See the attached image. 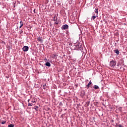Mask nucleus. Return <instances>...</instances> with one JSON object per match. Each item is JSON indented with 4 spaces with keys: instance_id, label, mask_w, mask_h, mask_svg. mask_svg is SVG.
Returning <instances> with one entry per match:
<instances>
[{
    "instance_id": "nucleus-1",
    "label": "nucleus",
    "mask_w": 127,
    "mask_h": 127,
    "mask_svg": "<svg viewBox=\"0 0 127 127\" xmlns=\"http://www.w3.org/2000/svg\"><path fill=\"white\" fill-rule=\"evenodd\" d=\"M116 65H117V61L112 60L110 62L109 66L111 67V68H115Z\"/></svg>"
},
{
    "instance_id": "nucleus-2",
    "label": "nucleus",
    "mask_w": 127,
    "mask_h": 127,
    "mask_svg": "<svg viewBox=\"0 0 127 127\" xmlns=\"http://www.w3.org/2000/svg\"><path fill=\"white\" fill-rule=\"evenodd\" d=\"M69 28V26L67 24L63 25L62 27V29L66 30Z\"/></svg>"
},
{
    "instance_id": "nucleus-3",
    "label": "nucleus",
    "mask_w": 127,
    "mask_h": 127,
    "mask_svg": "<svg viewBox=\"0 0 127 127\" xmlns=\"http://www.w3.org/2000/svg\"><path fill=\"white\" fill-rule=\"evenodd\" d=\"M29 49V47H28V46H24L23 48L22 49V50L24 52H26V51H28Z\"/></svg>"
},
{
    "instance_id": "nucleus-4",
    "label": "nucleus",
    "mask_w": 127,
    "mask_h": 127,
    "mask_svg": "<svg viewBox=\"0 0 127 127\" xmlns=\"http://www.w3.org/2000/svg\"><path fill=\"white\" fill-rule=\"evenodd\" d=\"M54 21H56V22L55 23L56 24H57V25L59 24V22H58V20L57 19V17H56V16H55L54 17Z\"/></svg>"
},
{
    "instance_id": "nucleus-5",
    "label": "nucleus",
    "mask_w": 127,
    "mask_h": 127,
    "mask_svg": "<svg viewBox=\"0 0 127 127\" xmlns=\"http://www.w3.org/2000/svg\"><path fill=\"white\" fill-rule=\"evenodd\" d=\"M37 39V41H39L40 42H41V43H42V42H43V40H42V38L40 37H38Z\"/></svg>"
},
{
    "instance_id": "nucleus-6",
    "label": "nucleus",
    "mask_w": 127,
    "mask_h": 127,
    "mask_svg": "<svg viewBox=\"0 0 127 127\" xmlns=\"http://www.w3.org/2000/svg\"><path fill=\"white\" fill-rule=\"evenodd\" d=\"M92 84V81L91 80L89 81L88 84L86 85V87H87V89H89L90 87H91V85Z\"/></svg>"
},
{
    "instance_id": "nucleus-7",
    "label": "nucleus",
    "mask_w": 127,
    "mask_h": 127,
    "mask_svg": "<svg viewBox=\"0 0 127 127\" xmlns=\"http://www.w3.org/2000/svg\"><path fill=\"white\" fill-rule=\"evenodd\" d=\"M96 17H98V15L97 14H96V16H92L91 17V19H92L93 20H95V19H96Z\"/></svg>"
},
{
    "instance_id": "nucleus-8",
    "label": "nucleus",
    "mask_w": 127,
    "mask_h": 127,
    "mask_svg": "<svg viewBox=\"0 0 127 127\" xmlns=\"http://www.w3.org/2000/svg\"><path fill=\"white\" fill-rule=\"evenodd\" d=\"M45 65L47 66V67H50V66H51V64L49 62L46 63Z\"/></svg>"
},
{
    "instance_id": "nucleus-9",
    "label": "nucleus",
    "mask_w": 127,
    "mask_h": 127,
    "mask_svg": "<svg viewBox=\"0 0 127 127\" xmlns=\"http://www.w3.org/2000/svg\"><path fill=\"white\" fill-rule=\"evenodd\" d=\"M114 52L115 53L117 54V55H119V54H120V51L118 49L114 50Z\"/></svg>"
},
{
    "instance_id": "nucleus-10",
    "label": "nucleus",
    "mask_w": 127,
    "mask_h": 127,
    "mask_svg": "<svg viewBox=\"0 0 127 127\" xmlns=\"http://www.w3.org/2000/svg\"><path fill=\"white\" fill-rule=\"evenodd\" d=\"M81 47H82V44H79V45L77 46H76V48H78V49H80V48H81Z\"/></svg>"
},
{
    "instance_id": "nucleus-11",
    "label": "nucleus",
    "mask_w": 127,
    "mask_h": 127,
    "mask_svg": "<svg viewBox=\"0 0 127 127\" xmlns=\"http://www.w3.org/2000/svg\"><path fill=\"white\" fill-rule=\"evenodd\" d=\"M20 26H21V27H22V26H23V22H22V21H20Z\"/></svg>"
},
{
    "instance_id": "nucleus-12",
    "label": "nucleus",
    "mask_w": 127,
    "mask_h": 127,
    "mask_svg": "<svg viewBox=\"0 0 127 127\" xmlns=\"http://www.w3.org/2000/svg\"><path fill=\"white\" fill-rule=\"evenodd\" d=\"M94 89L95 90H97V89H99V86L98 85H95L94 86Z\"/></svg>"
},
{
    "instance_id": "nucleus-13",
    "label": "nucleus",
    "mask_w": 127,
    "mask_h": 127,
    "mask_svg": "<svg viewBox=\"0 0 127 127\" xmlns=\"http://www.w3.org/2000/svg\"><path fill=\"white\" fill-rule=\"evenodd\" d=\"M84 95H85V92L82 91V93H81V97H83V96H84Z\"/></svg>"
},
{
    "instance_id": "nucleus-14",
    "label": "nucleus",
    "mask_w": 127,
    "mask_h": 127,
    "mask_svg": "<svg viewBox=\"0 0 127 127\" xmlns=\"http://www.w3.org/2000/svg\"><path fill=\"white\" fill-rule=\"evenodd\" d=\"M8 127H14V125L12 124H10L8 126Z\"/></svg>"
},
{
    "instance_id": "nucleus-15",
    "label": "nucleus",
    "mask_w": 127,
    "mask_h": 127,
    "mask_svg": "<svg viewBox=\"0 0 127 127\" xmlns=\"http://www.w3.org/2000/svg\"><path fill=\"white\" fill-rule=\"evenodd\" d=\"M28 106L29 107H32V103H28Z\"/></svg>"
},
{
    "instance_id": "nucleus-16",
    "label": "nucleus",
    "mask_w": 127,
    "mask_h": 127,
    "mask_svg": "<svg viewBox=\"0 0 127 127\" xmlns=\"http://www.w3.org/2000/svg\"><path fill=\"white\" fill-rule=\"evenodd\" d=\"M34 109L36 110V111H37V109H38V106H35L34 107Z\"/></svg>"
},
{
    "instance_id": "nucleus-17",
    "label": "nucleus",
    "mask_w": 127,
    "mask_h": 127,
    "mask_svg": "<svg viewBox=\"0 0 127 127\" xmlns=\"http://www.w3.org/2000/svg\"><path fill=\"white\" fill-rule=\"evenodd\" d=\"M99 11H98V9H96V11H95L94 13H96L98 15V13Z\"/></svg>"
},
{
    "instance_id": "nucleus-18",
    "label": "nucleus",
    "mask_w": 127,
    "mask_h": 127,
    "mask_svg": "<svg viewBox=\"0 0 127 127\" xmlns=\"http://www.w3.org/2000/svg\"><path fill=\"white\" fill-rule=\"evenodd\" d=\"M43 88L44 89V90H45V89H46V84L43 85Z\"/></svg>"
},
{
    "instance_id": "nucleus-19",
    "label": "nucleus",
    "mask_w": 127,
    "mask_h": 127,
    "mask_svg": "<svg viewBox=\"0 0 127 127\" xmlns=\"http://www.w3.org/2000/svg\"><path fill=\"white\" fill-rule=\"evenodd\" d=\"M5 123H6V121H3L1 122V124L2 125H4V124H5Z\"/></svg>"
},
{
    "instance_id": "nucleus-20",
    "label": "nucleus",
    "mask_w": 127,
    "mask_h": 127,
    "mask_svg": "<svg viewBox=\"0 0 127 127\" xmlns=\"http://www.w3.org/2000/svg\"><path fill=\"white\" fill-rule=\"evenodd\" d=\"M93 16H96L97 14L96 13H93Z\"/></svg>"
},
{
    "instance_id": "nucleus-21",
    "label": "nucleus",
    "mask_w": 127,
    "mask_h": 127,
    "mask_svg": "<svg viewBox=\"0 0 127 127\" xmlns=\"http://www.w3.org/2000/svg\"><path fill=\"white\" fill-rule=\"evenodd\" d=\"M32 103H36V100H32Z\"/></svg>"
},
{
    "instance_id": "nucleus-22",
    "label": "nucleus",
    "mask_w": 127,
    "mask_h": 127,
    "mask_svg": "<svg viewBox=\"0 0 127 127\" xmlns=\"http://www.w3.org/2000/svg\"><path fill=\"white\" fill-rule=\"evenodd\" d=\"M118 127H123V126H122V125H119L118 126Z\"/></svg>"
},
{
    "instance_id": "nucleus-23",
    "label": "nucleus",
    "mask_w": 127,
    "mask_h": 127,
    "mask_svg": "<svg viewBox=\"0 0 127 127\" xmlns=\"http://www.w3.org/2000/svg\"><path fill=\"white\" fill-rule=\"evenodd\" d=\"M97 104H98V102H97L94 103V105H97Z\"/></svg>"
},
{
    "instance_id": "nucleus-24",
    "label": "nucleus",
    "mask_w": 127,
    "mask_h": 127,
    "mask_svg": "<svg viewBox=\"0 0 127 127\" xmlns=\"http://www.w3.org/2000/svg\"><path fill=\"white\" fill-rule=\"evenodd\" d=\"M89 104H90V102H88L87 106H89Z\"/></svg>"
},
{
    "instance_id": "nucleus-25",
    "label": "nucleus",
    "mask_w": 127,
    "mask_h": 127,
    "mask_svg": "<svg viewBox=\"0 0 127 127\" xmlns=\"http://www.w3.org/2000/svg\"><path fill=\"white\" fill-rule=\"evenodd\" d=\"M34 12H35V9L34 10Z\"/></svg>"
},
{
    "instance_id": "nucleus-26",
    "label": "nucleus",
    "mask_w": 127,
    "mask_h": 127,
    "mask_svg": "<svg viewBox=\"0 0 127 127\" xmlns=\"http://www.w3.org/2000/svg\"><path fill=\"white\" fill-rule=\"evenodd\" d=\"M28 102L29 103V100H28Z\"/></svg>"
},
{
    "instance_id": "nucleus-27",
    "label": "nucleus",
    "mask_w": 127,
    "mask_h": 127,
    "mask_svg": "<svg viewBox=\"0 0 127 127\" xmlns=\"http://www.w3.org/2000/svg\"><path fill=\"white\" fill-rule=\"evenodd\" d=\"M19 28H21V26L19 27Z\"/></svg>"
},
{
    "instance_id": "nucleus-28",
    "label": "nucleus",
    "mask_w": 127,
    "mask_h": 127,
    "mask_svg": "<svg viewBox=\"0 0 127 127\" xmlns=\"http://www.w3.org/2000/svg\"><path fill=\"white\" fill-rule=\"evenodd\" d=\"M55 56H56V55L54 56V57H55Z\"/></svg>"
}]
</instances>
